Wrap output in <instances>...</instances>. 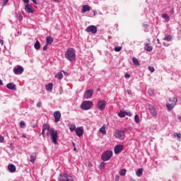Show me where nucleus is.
Listing matches in <instances>:
<instances>
[{
    "label": "nucleus",
    "instance_id": "nucleus-1",
    "mask_svg": "<svg viewBox=\"0 0 181 181\" xmlns=\"http://www.w3.org/2000/svg\"><path fill=\"white\" fill-rule=\"evenodd\" d=\"M45 131H48V132H49L52 142L54 143L55 145H57V131L54 130L53 128H50V126L48 124H44L41 133V135H42L43 137H45Z\"/></svg>",
    "mask_w": 181,
    "mask_h": 181
},
{
    "label": "nucleus",
    "instance_id": "nucleus-2",
    "mask_svg": "<svg viewBox=\"0 0 181 181\" xmlns=\"http://www.w3.org/2000/svg\"><path fill=\"white\" fill-rule=\"evenodd\" d=\"M65 59L69 62H74L76 60V49L74 48H69L65 52Z\"/></svg>",
    "mask_w": 181,
    "mask_h": 181
},
{
    "label": "nucleus",
    "instance_id": "nucleus-3",
    "mask_svg": "<svg viewBox=\"0 0 181 181\" xmlns=\"http://www.w3.org/2000/svg\"><path fill=\"white\" fill-rule=\"evenodd\" d=\"M177 103V98H170L168 103L166 104V107L168 111H172L173 108H175V105H176Z\"/></svg>",
    "mask_w": 181,
    "mask_h": 181
},
{
    "label": "nucleus",
    "instance_id": "nucleus-4",
    "mask_svg": "<svg viewBox=\"0 0 181 181\" xmlns=\"http://www.w3.org/2000/svg\"><path fill=\"white\" fill-rule=\"evenodd\" d=\"M114 136H115V138H117L118 139H121L122 141L125 139V131L116 129Z\"/></svg>",
    "mask_w": 181,
    "mask_h": 181
},
{
    "label": "nucleus",
    "instance_id": "nucleus-5",
    "mask_svg": "<svg viewBox=\"0 0 181 181\" xmlns=\"http://www.w3.org/2000/svg\"><path fill=\"white\" fill-rule=\"evenodd\" d=\"M91 107H93V102L90 100H85L81 105V108L85 110H90Z\"/></svg>",
    "mask_w": 181,
    "mask_h": 181
},
{
    "label": "nucleus",
    "instance_id": "nucleus-6",
    "mask_svg": "<svg viewBox=\"0 0 181 181\" xmlns=\"http://www.w3.org/2000/svg\"><path fill=\"white\" fill-rule=\"evenodd\" d=\"M59 181H74V178L71 175L67 174H61L59 178Z\"/></svg>",
    "mask_w": 181,
    "mask_h": 181
},
{
    "label": "nucleus",
    "instance_id": "nucleus-7",
    "mask_svg": "<svg viewBox=\"0 0 181 181\" xmlns=\"http://www.w3.org/2000/svg\"><path fill=\"white\" fill-rule=\"evenodd\" d=\"M112 156V151H105L102 155V160H104V162L107 160H110Z\"/></svg>",
    "mask_w": 181,
    "mask_h": 181
},
{
    "label": "nucleus",
    "instance_id": "nucleus-8",
    "mask_svg": "<svg viewBox=\"0 0 181 181\" xmlns=\"http://www.w3.org/2000/svg\"><path fill=\"white\" fill-rule=\"evenodd\" d=\"M148 110L150 111V113L153 117H157L158 112L156 111V108H155V106L153 105H148Z\"/></svg>",
    "mask_w": 181,
    "mask_h": 181
},
{
    "label": "nucleus",
    "instance_id": "nucleus-9",
    "mask_svg": "<svg viewBox=\"0 0 181 181\" xmlns=\"http://www.w3.org/2000/svg\"><path fill=\"white\" fill-rule=\"evenodd\" d=\"M105 105H107V101L100 100L98 103V108L100 111H103V110H104V108H105Z\"/></svg>",
    "mask_w": 181,
    "mask_h": 181
},
{
    "label": "nucleus",
    "instance_id": "nucleus-10",
    "mask_svg": "<svg viewBox=\"0 0 181 181\" xmlns=\"http://www.w3.org/2000/svg\"><path fill=\"white\" fill-rule=\"evenodd\" d=\"M93 89L87 90L83 95L84 98L88 100V98H91L93 97Z\"/></svg>",
    "mask_w": 181,
    "mask_h": 181
},
{
    "label": "nucleus",
    "instance_id": "nucleus-11",
    "mask_svg": "<svg viewBox=\"0 0 181 181\" xmlns=\"http://www.w3.org/2000/svg\"><path fill=\"white\" fill-rule=\"evenodd\" d=\"M14 74H22L23 73V67L18 66L16 68H14L13 70Z\"/></svg>",
    "mask_w": 181,
    "mask_h": 181
},
{
    "label": "nucleus",
    "instance_id": "nucleus-12",
    "mask_svg": "<svg viewBox=\"0 0 181 181\" xmlns=\"http://www.w3.org/2000/svg\"><path fill=\"white\" fill-rule=\"evenodd\" d=\"M54 122H59V121H60V118H62V113H60V111H56L54 112Z\"/></svg>",
    "mask_w": 181,
    "mask_h": 181
},
{
    "label": "nucleus",
    "instance_id": "nucleus-13",
    "mask_svg": "<svg viewBox=\"0 0 181 181\" xmlns=\"http://www.w3.org/2000/svg\"><path fill=\"white\" fill-rule=\"evenodd\" d=\"M86 32L90 33L91 32V33H97V26L95 25H90L86 28Z\"/></svg>",
    "mask_w": 181,
    "mask_h": 181
},
{
    "label": "nucleus",
    "instance_id": "nucleus-14",
    "mask_svg": "<svg viewBox=\"0 0 181 181\" xmlns=\"http://www.w3.org/2000/svg\"><path fill=\"white\" fill-rule=\"evenodd\" d=\"M124 149V146L122 145H117L115 146V153L116 155H118V153H119L120 152H122Z\"/></svg>",
    "mask_w": 181,
    "mask_h": 181
},
{
    "label": "nucleus",
    "instance_id": "nucleus-15",
    "mask_svg": "<svg viewBox=\"0 0 181 181\" xmlns=\"http://www.w3.org/2000/svg\"><path fill=\"white\" fill-rule=\"evenodd\" d=\"M76 134L77 136H83V134H84V129H83V127H77L75 129Z\"/></svg>",
    "mask_w": 181,
    "mask_h": 181
},
{
    "label": "nucleus",
    "instance_id": "nucleus-16",
    "mask_svg": "<svg viewBox=\"0 0 181 181\" xmlns=\"http://www.w3.org/2000/svg\"><path fill=\"white\" fill-rule=\"evenodd\" d=\"M25 11L27 13H33V6L30 4H27L25 6Z\"/></svg>",
    "mask_w": 181,
    "mask_h": 181
},
{
    "label": "nucleus",
    "instance_id": "nucleus-17",
    "mask_svg": "<svg viewBox=\"0 0 181 181\" xmlns=\"http://www.w3.org/2000/svg\"><path fill=\"white\" fill-rule=\"evenodd\" d=\"M6 87L8 88V90H16V85L13 84V83H8Z\"/></svg>",
    "mask_w": 181,
    "mask_h": 181
},
{
    "label": "nucleus",
    "instance_id": "nucleus-18",
    "mask_svg": "<svg viewBox=\"0 0 181 181\" xmlns=\"http://www.w3.org/2000/svg\"><path fill=\"white\" fill-rule=\"evenodd\" d=\"M8 169L11 173H13L16 171V167L13 164L8 165Z\"/></svg>",
    "mask_w": 181,
    "mask_h": 181
},
{
    "label": "nucleus",
    "instance_id": "nucleus-19",
    "mask_svg": "<svg viewBox=\"0 0 181 181\" xmlns=\"http://www.w3.org/2000/svg\"><path fill=\"white\" fill-rule=\"evenodd\" d=\"M36 153H32L30 157V162H31V163H35V161L36 160Z\"/></svg>",
    "mask_w": 181,
    "mask_h": 181
},
{
    "label": "nucleus",
    "instance_id": "nucleus-20",
    "mask_svg": "<svg viewBox=\"0 0 181 181\" xmlns=\"http://www.w3.org/2000/svg\"><path fill=\"white\" fill-rule=\"evenodd\" d=\"M90 8L88 5L83 6V9L81 10V13H86V12H88L90 11Z\"/></svg>",
    "mask_w": 181,
    "mask_h": 181
},
{
    "label": "nucleus",
    "instance_id": "nucleus-21",
    "mask_svg": "<svg viewBox=\"0 0 181 181\" xmlns=\"http://www.w3.org/2000/svg\"><path fill=\"white\" fill-rule=\"evenodd\" d=\"M144 49L146 52H152L153 47L151 46V44H146Z\"/></svg>",
    "mask_w": 181,
    "mask_h": 181
},
{
    "label": "nucleus",
    "instance_id": "nucleus-22",
    "mask_svg": "<svg viewBox=\"0 0 181 181\" xmlns=\"http://www.w3.org/2000/svg\"><path fill=\"white\" fill-rule=\"evenodd\" d=\"M45 88L47 91H52L53 90V83H49L47 85L45 86Z\"/></svg>",
    "mask_w": 181,
    "mask_h": 181
},
{
    "label": "nucleus",
    "instance_id": "nucleus-23",
    "mask_svg": "<svg viewBox=\"0 0 181 181\" xmlns=\"http://www.w3.org/2000/svg\"><path fill=\"white\" fill-rule=\"evenodd\" d=\"M46 42L47 45H52V43H53V37H52L51 36H47L46 37Z\"/></svg>",
    "mask_w": 181,
    "mask_h": 181
},
{
    "label": "nucleus",
    "instance_id": "nucleus-24",
    "mask_svg": "<svg viewBox=\"0 0 181 181\" xmlns=\"http://www.w3.org/2000/svg\"><path fill=\"white\" fill-rule=\"evenodd\" d=\"M132 62L134 66H139V61H138V59H136V57H133Z\"/></svg>",
    "mask_w": 181,
    "mask_h": 181
},
{
    "label": "nucleus",
    "instance_id": "nucleus-25",
    "mask_svg": "<svg viewBox=\"0 0 181 181\" xmlns=\"http://www.w3.org/2000/svg\"><path fill=\"white\" fill-rule=\"evenodd\" d=\"M143 172H144V169L139 168V169L136 172V176H138V177H141V176H142Z\"/></svg>",
    "mask_w": 181,
    "mask_h": 181
},
{
    "label": "nucleus",
    "instance_id": "nucleus-26",
    "mask_svg": "<svg viewBox=\"0 0 181 181\" xmlns=\"http://www.w3.org/2000/svg\"><path fill=\"white\" fill-rule=\"evenodd\" d=\"M55 78H58V80H62L63 78V74L62 72H58L57 75H55Z\"/></svg>",
    "mask_w": 181,
    "mask_h": 181
},
{
    "label": "nucleus",
    "instance_id": "nucleus-27",
    "mask_svg": "<svg viewBox=\"0 0 181 181\" xmlns=\"http://www.w3.org/2000/svg\"><path fill=\"white\" fill-rule=\"evenodd\" d=\"M34 47L35 49H36V50H39V49H40V42H39V41L37 40L34 45Z\"/></svg>",
    "mask_w": 181,
    "mask_h": 181
},
{
    "label": "nucleus",
    "instance_id": "nucleus-28",
    "mask_svg": "<svg viewBox=\"0 0 181 181\" xmlns=\"http://www.w3.org/2000/svg\"><path fill=\"white\" fill-rule=\"evenodd\" d=\"M100 133L103 134V135H105L107 134V131H105V127L103 126L100 129Z\"/></svg>",
    "mask_w": 181,
    "mask_h": 181
},
{
    "label": "nucleus",
    "instance_id": "nucleus-29",
    "mask_svg": "<svg viewBox=\"0 0 181 181\" xmlns=\"http://www.w3.org/2000/svg\"><path fill=\"white\" fill-rule=\"evenodd\" d=\"M162 18L165 19L166 22H169V21H170V18H169V16H168V14H166V13L163 14Z\"/></svg>",
    "mask_w": 181,
    "mask_h": 181
},
{
    "label": "nucleus",
    "instance_id": "nucleus-30",
    "mask_svg": "<svg viewBox=\"0 0 181 181\" xmlns=\"http://www.w3.org/2000/svg\"><path fill=\"white\" fill-rule=\"evenodd\" d=\"M127 173V169L124 168V169H122L120 171H119V175L120 176H125Z\"/></svg>",
    "mask_w": 181,
    "mask_h": 181
},
{
    "label": "nucleus",
    "instance_id": "nucleus-31",
    "mask_svg": "<svg viewBox=\"0 0 181 181\" xmlns=\"http://www.w3.org/2000/svg\"><path fill=\"white\" fill-rule=\"evenodd\" d=\"M99 168H100V170L101 171L104 170V169H105V163L102 162V163L100 164Z\"/></svg>",
    "mask_w": 181,
    "mask_h": 181
},
{
    "label": "nucleus",
    "instance_id": "nucleus-32",
    "mask_svg": "<svg viewBox=\"0 0 181 181\" xmlns=\"http://www.w3.org/2000/svg\"><path fill=\"white\" fill-rule=\"evenodd\" d=\"M118 117H119L120 118H125V112L120 111L118 113Z\"/></svg>",
    "mask_w": 181,
    "mask_h": 181
},
{
    "label": "nucleus",
    "instance_id": "nucleus-33",
    "mask_svg": "<svg viewBox=\"0 0 181 181\" xmlns=\"http://www.w3.org/2000/svg\"><path fill=\"white\" fill-rule=\"evenodd\" d=\"M164 40L166 42H170L172 40V36L171 35H168L165 37H164Z\"/></svg>",
    "mask_w": 181,
    "mask_h": 181
},
{
    "label": "nucleus",
    "instance_id": "nucleus-34",
    "mask_svg": "<svg viewBox=\"0 0 181 181\" xmlns=\"http://www.w3.org/2000/svg\"><path fill=\"white\" fill-rule=\"evenodd\" d=\"M70 131H76V125L75 124H69Z\"/></svg>",
    "mask_w": 181,
    "mask_h": 181
},
{
    "label": "nucleus",
    "instance_id": "nucleus-35",
    "mask_svg": "<svg viewBox=\"0 0 181 181\" xmlns=\"http://www.w3.org/2000/svg\"><path fill=\"white\" fill-rule=\"evenodd\" d=\"M134 121L136 124H138V122H139V116L138 115H136L134 116Z\"/></svg>",
    "mask_w": 181,
    "mask_h": 181
},
{
    "label": "nucleus",
    "instance_id": "nucleus-36",
    "mask_svg": "<svg viewBox=\"0 0 181 181\" xmlns=\"http://www.w3.org/2000/svg\"><path fill=\"white\" fill-rule=\"evenodd\" d=\"M122 47H115V52H121Z\"/></svg>",
    "mask_w": 181,
    "mask_h": 181
},
{
    "label": "nucleus",
    "instance_id": "nucleus-37",
    "mask_svg": "<svg viewBox=\"0 0 181 181\" xmlns=\"http://www.w3.org/2000/svg\"><path fill=\"white\" fill-rule=\"evenodd\" d=\"M20 127H21V128H23V127H26V124L25 123V122L21 121V122H20Z\"/></svg>",
    "mask_w": 181,
    "mask_h": 181
},
{
    "label": "nucleus",
    "instance_id": "nucleus-38",
    "mask_svg": "<svg viewBox=\"0 0 181 181\" xmlns=\"http://www.w3.org/2000/svg\"><path fill=\"white\" fill-rule=\"evenodd\" d=\"M174 136L177 137L178 139H181V134L180 133H175Z\"/></svg>",
    "mask_w": 181,
    "mask_h": 181
},
{
    "label": "nucleus",
    "instance_id": "nucleus-39",
    "mask_svg": "<svg viewBox=\"0 0 181 181\" xmlns=\"http://www.w3.org/2000/svg\"><path fill=\"white\" fill-rule=\"evenodd\" d=\"M148 93L151 97H152V95H153V90H152V89H148Z\"/></svg>",
    "mask_w": 181,
    "mask_h": 181
},
{
    "label": "nucleus",
    "instance_id": "nucleus-40",
    "mask_svg": "<svg viewBox=\"0 0 181 181\" xmlns=\"http://www.w3.org/2000/svg\"><path fill=\"white\" fill-rule=\"evenodd\" d=\"M148 70L151 73H153V71H155V68H153V66H148Z\"/></svg>",
    "mask_w": 181,
    "mask_h": 181
},
{
    "label": "nucleus",
    "instance_id": "nucleus-41",
    "mask_svg": "<svg viewBox=\"0 0 181 181\" xmlns=\"http://www.w3.org/2000/svg\"><path fill=\"white\" fill-rule=\"evenodd\" d=\"M2 46H4V40L0 39V51H1V47H2Z\"/></svg>",
    "mask_w": 181,
    "mask_h": 181
},
{
    "label": "nucleus",
    "instance_id": "nucleus-42",
    "mask_svg": "<svg viewBox=\"0 0 181 181\" xmlns=\"http://www.w3.org/2000/svg\"><path fill=\"white\" fill-rule=\"evenodd\" d=\"M125 115H127L128 117L132 116V113H131V112H125Z\"/></svg>",
    "mask_w": 181,
    "mask_h": 181
},
{
    "label": "nucleus",
    "instance_id": "nucleus-43",
    "mask_svg": "<svg viewBox=\"0 0 181 181\" xmlns=\"http://www.w3.org/2000/svg\"><path fill=\"white\" fill-rule=\"evenodd\" d=\"M37 107H38V108H40V107H42V102H38L37 103Z\"/></svg>",
    "mask_w": 181,
    "mask_h": 181
},
{
    "label": "nucleus",
    "instance_id": "nucleus-44",
    "mask_svg": "<svg viewBox=\"0 0 181 181\" xmlns=\"http://www.w3.org/2000/svg\"><path fill=\"white\" fill-rule=\"evenodd\" d=\"M9 0H3V5H6Z\"/></svg>",
    "mask_w": 181,
    "mask_h": 181
},
{
    "label": "nucleus",
    "instance_id": "nucleus-45",
    "mask_svg": "<svg viewBox=\"0 0 181 181\" xmlns=\"http://www.w3.org/2000/svg\"><path fill=\"white\" fill-rule=\"evenodd\" d=\"M115 181H119V175H116Z\"/></svg>",
    "mask_w": 181,
    "mask_h": 181
},
{
    "label": "nucleus",
    "instance_id": "nucleus-46",
    "mask_svg": "<svg viewBox=\"0 0 181 181\" xmlns=\"http://www.w3.org/2000/svg\"><path fill=\"white\" fill-rule=\"evenodd\" d=\"M18 19H19V21H22V19H23V17L22 16L21 14L18 15Z\"/></svg>",
    "mask_w": 181,
    "mask_h": 181
},
{
    "label": "nucleus",
    "instance_id": "nucleus-47",
    "mask_svg": "<svg viewBox=\"0 0 181 181\" xmlns=\"http://www.w3.org/2000/svg\"><path fill=\"white\" fill-rule=\"evenodd\" d=\"M124 77H125V78H129V77H131V76L129 74H126L124 75Z\"/></svg>",
    "mask_w": 181,
    "mask_h": 181
},
{
    "label": "nucleus",
    "instance_id": "nucleus-48",
    "mask_svg": "<svg viewBox=\"0 0 181 181\" xmlns=\"http://www.w3.org/2000/svg\"><path fill=\"white\" fill-rule=\"evenodd\" d=\"M4 138L1 135H0V142H4Z\"/></svg>",
    "mask_w": 181,
    "mask_h": 181
},
{
    "label": "nucleus",
    "instance_id": "nucleus-49",
    "mask_svg": "<svg viewBox=\"0 0 181 181\" xmlns=\"http://www.w3.org/2000/svg\"><path fill=\"white\" fill-rule=\"evenodd\" d=\"M25 4H28L30 1L29 0H23Z\"/></svg>",
    "mask_w": 181,
    "mask_h": 181
},
{
    "label": "nucleus",
    "instance_id": "nucleus-50",
    "mask_svg": "<svg viewBox=\"0 0 181 181\" xmlns=\"http://www.w3.org/2000/svg\"><path fill=\"white\" fill-rule=\"evenodd\" d=\"M42 49L44 51L47 50V45H45Z\"/></svg>",
    "mask_w": 181,
    "mask_h": 181
},
{
    "label": "nucleus",
    "instance_id": "nucleus-51",
    "mask_svg": "<svg viewBox=\"0 0 181 181\" xmlns=\"http://www.w3.org/2000/svg\"><path fill=\"white\" fill-rule=\"evenodd\" d=\"M35 5H37V1L36 0H31Z\"/></svg>",
    "mask_w": 181,
    "mask_h": 181
},
{
    "label": "nucleus",
    "instance_id": "nucleus-52",
    "mask_svg": "<svg viewBox=\"0 0 181 181\" xmlns=\"http://www.w3.org/2000/svg\"><path fill=\"white\" fill-rule=\"evenodd\" d=\"M62 73H64V76H69V74L67 72H64V71H62Z\"/></svg>",
    "mask_w": 181,
    "mask_h": 181
},
{
    "label": "nucleus",
    "instance_id": "nucleus-53",
    "mask_svg": "<svg viewBox=\"0 0 181 181\" xmlns=\"http://www.w3.org/2000/svg\"><path fill=\"white\" fill-rule=\"evenodd\" d=\"M0 86H4V83L2 82V80L0 79Z\"/></svg>",
    "mask_w": 181,
    "mask_h": 181
},
{
    "label": "nucleus",
    "instance_id": "nucleus-54",
    "mask_svg": "<svg viewBox=\"0 0 181 181\" xmlns=\"http://www.w3.org/2000/svg\"><path fill=\"white\" fill-rule=\"evenodd\" d=\"M127 93L128 94H131V93H132V92H131V90H127Z\"/></svg>",
    "mask_w": 181,
    "mask_h": 181
},
{
    "label": "nucleus",
    "instance_id": "nucleus-55",
    "mask_svg": "<svg viewBox=\"0 0 181 181\" xmlns=\"http://www.w3.org/2000/svg\"><path fill=\"white\" fill-rule=\"evenodd\" d=\"M143 26L144 28H148V24H144Z\"/></svg>",
    "mask_w": 181,
    "mask_h": 181
},
{
    "label": "nucleus",
    "instance_id": "nucleus-56",
    "mask_svg": "<svg viewBox=\"0 0 181 181\" xmlns=\"http://www.w3.org/2000/svg\"><path fill=\"white\" fill-rule=\"evenodd\" d=\"M177 118H178V119H179L180 121H181V116H180V115H178V116H177Z\"/></svg>",
    "mask_w": 181,
    "mask_h": 181
},
{
    "label": "nucleus",
    "instance_id": "nucleus-57",
    "mask_svg": "<svg viewBox=\"0 0 181 181\" xmlns=\"http://www.w3.org/2000/svg\"><path fill=\"white\" fill-rule=\"evenodd\" d=\"M73 146H74V148H76V144L75 143H73Z\"/></svg>",
    "mask_w": 181,
    "mask_h": 181
},
{
    "label": "nucleus",
    "instance_id": "nucleus-58",
    "mask_svg": "<svg viewBox=\"0 0 181 181\" xmlns=\"http://www.w3.org/2000/svg\"><path fill=\"white\" fill-rule=\"evenodd\" d=\"M171 12L174 13L175 11L173 10V8L171 9Z\"/></svg>",
    "mask_w": 181,
    "mask_h": 181
},
{
    "label": "nucleus",
    "instance_id": "nucleus-59",
    "mask_svg": "<svg viewBox=\"0 0 181 181\" xmlns=\"http://www.w3.org/2000/svg\"><path fill=\"white\" fill-rule=\"evenodd\" d=\"M22 137L23 138H26V136L25 134H23Z\"/></svg>",
    "mask_w": 181,
    "mask_h": 181
},
{
    "label": "nucleus",
    "instance_id": "nucleus-60",
    "mask_svg": "<svg viewBox=\"0 0 181 181\" xmlns=\"http://www.w3.org/2000/svg\"><path fill=\"white\" fill-rule=\"evenodd\" d=\"M157 42L158 43H160V42L159 41V39H157Z\"/></svg>",
    "mask_w": 181,
    "mask_h": 181
},
{
    "label": "nucleus",
    "instance_id": "nucleus-61",
    "mask_svg": "<svg viewBox=\"0 0 181 181\" xmlns=\"http://www.w3.org/2000/svg\"><path fill=\"white\" fill-rule=\"evenodd\" d=\"M74 151H77V148L76 147H74Z\"/></svg>",
    "mask_w": 181,
    "mask_h": 181
},
{
    "label": "nucleus",
    "instance_id": "nucleus-62",
    "mask_svg": "<svg viewBox=\"0 0 181 181\" xmlns=\"http://www.w3.org/2000/svg\"><path fill=\"white\" fill-rule=\"evenodd\" d=\"M54 2H59V0H54Z\"/></svg>",
    "mask_w": 181,
    "mask_h": 181
},
{
    "label": "nucleus",
    "instance_id": "nucleus-63",
    "mask_svg": "<svg viewBox=\"0 0 181 181\" xmlns=\"http://www.w3.org/2000/svg\"><path fill=\"white\" fill-rule=\"evenodd\" d=\"M49 132L47 133V136H49Z\"/></svg>",
    "mask_w": 181,
    "mask_h": 181
},
{
    "label": "nucleus",
    "instance_id": "nucleus-64",
    "mask_svg": "<svg viewBox=\"0 0 181 181\" xmlns=\"http://www.w3.org/2000/svg\"><path fill=\"white\" fill-rule=\"evenodd\" d=\"M131 181H136L135 180H131Z\"/></svg>",
    "mask_w": 181,
    "mask_h": 181
}]
</instances>
